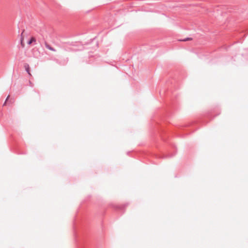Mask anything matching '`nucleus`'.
I'll return each mask as SVG.
<instances>
[{
	"label": "nucleus",
	"mask_w": 248,
	"mask_h": 248,
	"mask_svg": "<svg viewBox=\"0 0 248 248\" xmlns=\"http://www.w3.org/2000/svg\"><path fill=\"white\" fill-rule=\"evenodd\" d=\"M25 69L26 70V71L28 72V73L31 76V74L30 73V66L28 64H26L25 66Z\"/></svg>",
	"instance_id": "nucleus-1"
},
{
	"label": "nucleus",
	"mask_w": 248,
	"mask_h": 248,
	"mask_svg": "<svg viewBox=\"0 0 248 248\" xmlns=\"http://www.w3.org/2000/svg\"><path fill=\"white\" fill-rule=\"evenodd\" d=\"M36 39L34 37H32L31 39V40L28 42V44L29 45H31L33 42H35Z\"/></svg>",
	"instance_id": "nucleus-2"
},
{
	"label": "nucleus",
	"mask_w": 248,
	"mask_h": 248,
	"mask_svg": "<svg viewBox=\"0 0 248 248\" xmlns=\"http://www.w3.org/2000/svg\"><path fill=\"white\" fill-rule=\"evenodd\" d=\"M45 46H46V47L47 48H48V49L51 50V51H55V49H54L53 48H52L51 46H50L48 44H45Z\"/></svg>",
	"instance_id": "nucleus-3"
},
{
	"label": "nucleus",
	"mask_w": 248,
	"mask_h": 248,
	"mask_svg": "<svg viewBox=\"0 0 248 248\" xmlns=\"http://www.w3.org/2000/svg\"><path fill=\"white\" fill-rule=\"evenodd\" d=\"M23 38H22L21 40V45L22 47H24V44L23 43Z\"/></svg>",
	"instance_id": "nucleus-4"
},
{
	"label": "nucleus",
	"mask_w": 248,
	"mask_h": 248,
	"mask_svg": "<svg viewBox=\"0 0 248 248\" xmlns=\"http://www.w3.org/2000/svg\"><path fill=\"white\" fill-rule=\"evenodd\" d=\"M191 39H187V40H190Z\"/></svg>",
	"instance_id": "nucleus-5"
}]
</instances>
